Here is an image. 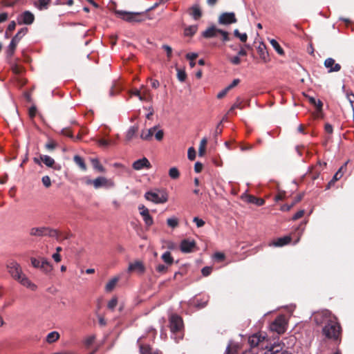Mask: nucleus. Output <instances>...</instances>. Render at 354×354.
Segmentation results:
<instances>
[{
    "label": "nucleus",
    "instance_id": "1",
    "mask_svg": "<svg viewBox=\"0 0 354 354\" xmlns=\"http://www.w3.org/2000/svg\"><path fill=\"white\" fill-rule=\"evenodd\" d=\"M7 268L9 273L24 286L35 290L37 286L23 274L20 265L15 261H10Z\"/></svg>",
    "mask_w": 354,
    "mask_h": 354
},
{
    "label": "nucleus",
    "instance_id": "2",
    "mask_svg": "<svg viewBox=\"0 0 354 354\" xmlns=\"http://www.w3.org/2000/svg\"><path fill=\"white\" fill-rule=\"evenodd\" d=\"M146 200L156 204H162L168 201V194L165 189H156L145 194Z\"/></svg>",
    "mask_w": 354,
    "mask_h": 354
},
{
    "label": "nucleus",
    "instance_id": "3",
    "mask_svg": "<svg viewBox=\"0 0 354 354\" xmlns=\"http://www.w3.org/2000/svg\"><path fill=\"white\" fill-rule=\"evenodd\" d=\"M323 333L328 338L337 339L340 334V326L333 319H330L323 328Z\"/></svg>",
    "mask_w": 354,
    "mask_h": 354
},
{
    "label": "nucleus",
    "instance_id": "4",
    "mask_svg": "<svg viewBox=\"0 0 354 354\" xmlns=\"http://www.w3.org/2000/svg\"><path fill=\"white\" fill-rule=\"evenodd\" d=\"M116 15L122 19L129 23H138L145 20L144 12H131L123 10H117Z\"/></svg>",
    "mask_w": 354,
    "mask_h": 354
},
{
    "label": "nucleus",
    "instance_id": "5",
    "mask_svg": "<svg viewBox=\"0 0 354 354\" xmlns=\"http://www.w3.org/2000/svg\"><path fill=\"white\" fill-rule=\"evenodd\" d=\"M170 329L176 340L177 339H181V334H178L183 327V320L180 317L177 315H172L169 319Z\"/></svg>",
    "mask_w": 354,
    "mask_h": 354
},
{
    "label": "nucleus",
    "instance_id": "6",
    "mask_svg": "<svg viewBox=\"0 0 354 354\" xmlns=\"http://www.w3.org/2000/svg\"><path fill=\"white\" fill-rule=\"evenodd\" d=\"M30 235L32 236H49L58 238L59 232L56 230L50 229L46 227H32L30 230Z\"/></svg>",
    "mask_w": 354,
    "mask_h": 354
},
{
    "label": "nucleus",
    "instance_id": "7",
    "mask_svg": "<svg viewBox=\"0 0 354 354\" xmlns=\"http://www.w3.org/2000/svg\"><path fill=\"white\" fill-rule=\"evenodd\" d=\"M115 187V183L113 179L107 178L104 176H98L94 179V188L111 189Z\"/></svg>",
    "mask_w": 354,
    "mask_h": 354
},
{
    "label": "nucleus",
    "instance_id": "8",
    "mask_svg": "<svg viewBox=\"0 0 354 354\" xmlns=\"http://www.w3.org/2000/svg\"><path fill=\"white\" fill-rule=\"evenodd\" d=\"M286 322L285 317L280 315L270 324V330L277 332L278 334H282L286 330Z\"/></svg>",
    "mask_w": 354,
    "mask_h": 354
},
{
    "label": "nucleus",
    "instance_id": "9",
    "mask_svg": "<svg viewBox=\"0 0 354 354\" xmlns=\"http://www.w3.org/2000/svg\"><path fill=\"white\" fill-rule=\"evenodd\" d=\"M313 319L317 324L319 325L324 322H328V320L332 319L330 313L328 310H324L320 312L315 313Z\"/></svg>",
    "mask_w": 354,
    "mask_h": 354
},
{
    "label": "nucleus",
    "instance_id": "10",
    "mask_svg": "<svg viewBox=\"0 0 354 354\" xmlns=\"http://www.w3.org/2000/svg\"><path fill=\"white\" fill-rule=\"evenodd\" d=\"M236 22V19L234 12H224L218 17L220 24L228 25Z\"/></svg>",
    "mask_w": 354,
    "mask_h": 354
},
{
    "label": "nucleus",
    "instance_id": "11",
    "mask_svg": "<svg viewBox=\"0 0 354 354\" xmlns=\"http://www.w3.org/2000/svg\"><path fill=\"white\" fill-rule=\"evenodd\" d=\"M34 19L35 16L30 11H25L17 17V21L19 24L30 25L33 23Z\"/></svg>",
    "mask_w": 354,
    "mask_h": 354
},
{
    "label": "nucleus",
    "instance_id": "12",
    "mask_svg": "<svg viewBox=\"0 0 354 354\" xmlns=\"http://www.w3.org/2000/svg\"><path fill=\"white\" fill-rule=\"evenodd\" d=\"M324 66L328 68V73L338 72L341 70V65L335 63L334 59L329 57L324 61Z\"/></svg>",
    "mask_w": 354,
    "mask_h": 354
},
{
    "label": "nucleus",
    "instance_id": "13",
    "mask_svg": "<svg viewBox=\"0 0 354 354\" xmlns=\"http://www.w3.org/2000/svg\"><path fill=\"white\" fill-rule=\"evenodd\" d=\"M195 247L196 242L194 240L184 239L180 243V250L185 253L192 252Z\"/></svg>",
    "mask_w": 354,
    "mask_h": 354
},
{
    "label": "nucleus",
    "instance_id": "14",
    "mask_svg": "<svg viewBox=\"0 0 354 354\" xmlns=\"http://www.w3.org/2000/svg\"><path fill=\"white\" fill-rule=\"evenodd\" d=\"M264 339L265 336H262L261 335L257 333L249 337L248 342L251 347H256L263 344Z\"/></svg>",
    "mask_w": 354,
    "mask_h": 354
},
{
    "label": "nucleus",
    "instance_id": "15",
    "mask_svg": "<svg viewBox=\"0 0 354 354\" xmlns=\"http://www.w3.org/2000/svg\"><path fill=\"white\" fill-rule=\"evenodd\" d=\"M132 167L135 170H141L144 168H147V169L150 168L151 164L147 158H142L141 159H139V160H137L136 161H135L133 163Z\"/></svg>",
    "mask_w": 354,
    "mask_h": 354
},
{
    "label": "nucleus",
    "instance_id": "16",
    "mask_svg": "<svg viewBox=\"0 0 354 354\" xmlns=\"http://www.w3.org/2000/svg\"><path fill=\"white\" fill-rule=\"evenodd\" d=\"M189 14L194 20H198L202 16V11L198 4H194L189 8Z\"/></svg>",
    "mask_w": 354,
    "mask_h": 354
},
{
    "label": "nucleus",
    "instance_id": "17",
    "mask_svg": "<svg viewBox=\"0 0 354 354\" xmlns=\"http://www.w3.org/2000/svg\"><path fill=\"white\" fill-rule=\"evenodd\" d=\"M141 95L140 96V101L151 102L152 100V95L149 88L145 86H141Z\"/></svg>",
    "mask_w": 354,
    "mask_h": 354
},
{
    "label": "nucleus",
    "instance_id": "18",
    "mask_svg": "<svg viewBox=\"0 0 354 354\" xmlns=\"http://www.w3.org/2000/svg\"><path fill=\"white\" fill-rule=\"evenodd\" d=\"M221 29L217 28L214 26H212L209 28H208L207 30H205L202 35L205 38H212L216 36L217 33H219Z\"/></svg>",
    "mask_w": 354,
    "mask_h": 354
},
{
    "label": "nucleus",
    "instance_id": "19",
    "mask_svg": "<svg viewBox=\"0 0 354 354\" xmlns=\"http://www.w3.org/2000/svg\"><path fill=\"white\" fill-rule=\"evenodd\" d=\"M157 129V127L155 126L149 129H144L142 131L140 138L145 140H150L152 138L154 131Z\"/></svg>",
    "mask_w": 354,
    "mask_h": 354
},
{
    "label": "nucleus",
    "instance_id": "20",
    "mask_svg": "<svg viewBox=\"0 0 354 354\" xmlns=\"http://www.w3.org/2000/svg\"><path fill=\"white\" fill-rule=\"evenodd\" d=\"M290 241H291L290 236H286L277 239L276 241H273L271 245L273 246H275V247H281V246H283V245L289 243L290 242Z\"/></svg>",
    "mask_w": 354,
    "mask_h": 354
},
{
    "label": "nucleus",
    "instance_id": "21",
    "mask_svg": "<svg viewBox=\"0 0 354 354\" xmlns=\"http://www.w3.org/2000/svg\"><path fill=\"white\" fill-rule=\"evenodd\" d=\"M40 269L45 273H50L53 270V266L46 259L42 258L41 259V267Z\"/></svg>",
    "mask_w": 354,
    "mask_h": 354
},
{
    "label": "nucleus",
    "instance_id": "22",
    "mask_svg": "<svg viewBox=\"0 0 354 354\" xmlns=\"http://www.w3.org/2000/svg\"><path fill=\"white\" fill-rule=\"evenodd\" d=\"M144 266L140 261H136L134 263H131L129 265L128 270L129 272L132 271H138L140 272H144Z\"/></svg>",
    "mask_w": 354,
    "mask_h": 354
},
{
    "label": "nucleus",
    "instance_id": "23",
    "mask_svg": "<svg viewBox=\"0 0 354 354\" xmlns=\"http://www.w3.org/2000/svg\"><path fill=\"white\" fill-rule=\"evenodd\" d=\"M280 345H273L268 350L266 351L264 354H291L287 351H283L279 353V350L281 349Z\"/></svg>",
    "mask_w": 354,
    "mask_h": 354
},
{
    "label": "nucleus",
    "instance_id": "24",
    "mask_svg": "<svg viewBox=\"0 0 354 354\" xmlns=\"http://www.w3.org/2000/svg\"><path fill=\"white\" fill-rule=\"evenodd\" d=\"M246 201L250 203L255 204L258 206H261L264 204L265 201L262 198H257L254 196L248 195L246 196Z\"/></svg>",
    "mask_w": 354,
    "mask_h": 354
},
{
    "label": "nucleus",
    "instance_id": "25",
    "mask_svg": "<svg viewBox=\"0 0 354 354\" xmlns=\"http://www.w3.org/2000/svg\"><path fill=\"white\" fill-rule=\"evenodd\" d=\"M59 338V334L57 331H53L48 334L46 336V342L48 344H52L57 341Z\"/></svg>",
    "mask_w": 354,
    "mask_h": 354
},
{
    "label": "nucleus",
    "instance_id": "26",
    "mask_svg": "<svg viewBox=\"0 0 354 354\" xmlns=\"http://www.w3.org/2000/svg\"><path fill=\"white\" fill-rule=\"evenodd\" d=\"M40 160L48 167H53L55 164L54 159L47 155H41Z\"/></svg>",
    "mask_w": 354,
    "mask_h": 354
},
{
    "label": "nucleus",
    "instance_id": "27",
    "mask_svg": "<svg viewBox=\"0 0 354 354\" xmlns=\"http://www.w3.org/2000/svg\"><path fill=\"white\" fill-rule=\"evenodd\" d=\"M119 280L118 277H114L111 279L105 286V290L108 292H111L114 288L115 287L118 281Z\"/></svg>",
    "mask_w": 354,
    "mask_h": 354
},
{
    "label": "nucleus",
    "instance_id": "28",
    "mask_svg": "<svg viewBox=\"0 0 354 354\" xmlns=\"http://www.w3.org/2000/svg\"><path fill=\"white\" fill-rule=\"evenodd\" d=\"M19 42L17 41L16 38H12L7 50V53L8 56H12L14 54L16 46Z\"/></svg>",
    "mask_w": 354,
    "mask_h": 354
},
{
    "label": "nucleus",
    "instance_id": "29",
    "mask_svg": "<svg viewBox=\"0 0 354 354\" xmlns=\"http://www.w3.org/2000/svg\"><path fill=\"white\" fill-rule=\"evenodd\" d=\"M140 354H161L158 351H152L149 346L140 345Z\"/></svg>",
    "mask_w": 354,
    "mask_h": 354
},
{
    "label": "nucleus",
    "instance_id": "30",
    "mask_svg": "<svg viewBox=\"0 0 354 354\" xmlns=\"http://www.w3.org/2000/svg\"><path fill=\"white\" fill-rule=\"evenodd\" d=\"M91 161L95 169L100 172L105 171L104 167L100 164V161L97 158H92Z\"/></svg>",
    "mask_w": 354,
    "mask_h": 354
},
{
    "label": "nucleus",
    "instance_id": "31",
    "mask_svg": "<svg viewBox=\"0 0 354 354\" xmlns=\"http://www.w3.org/2000/svg\"><path fill=\"white\" fill-rule=\"evenodd\" d=\"M74 162L76 165H77L83 171L86 170V164L80 156L76 155L73 158Z\"/></svg>",
    "mask_w": 354,
    "mask_h": 354
},
{
    "label": "nucleus",
    "instance_id": "32",
    "mask_svg": "<svg viewBox=\"0 0 354 354\" xmlns=\"http://www.w3.org/2000/svg\"><path fill=\"white\" fill-rule=\"evenodd\" d=\"M138 129V126H132L131 127L126 134V138L127 140H131L133 136L136 135L137 131Z\"/></svg>",
    "mask_w": 354,
    "mask_h": 354
},
{
    "label": "nucleus",
    "instance_id": "33",
    "mask_svg": "<svg viewBox=\"0 0 354 354\" xmlns=\"http://www.w3.org/2000/svg\"><path fill=\"white\" fill-rule=\"evenodd\" d=\"M141 216L143 218V221H144L145 225L147 227H149L153 225V218L151 217V216L150 215L149 212H145V214H143Z\"/></svg>",
    "mask_w": 354,
    "mask_h": 354
},
{
    "label": "nucleus",
    "instance_id": "34",
    "mask_svg": "<svg viewBox=\"0 0 354 354\" xmlns=\"http://www.w3.org/2000/svg\"><path fill=\"white\" fill-rule=\"evenodd\" d=\"M270 43L272 46L274 48V50L281 55L284 54V51L282 48L280 46L279 43L274 39L270 40Z\"/></svg>",
    "mask_w": 354,
    "mask_h": 354
},
{
    "label": "nucleus",
    "instance_id": "35",
    "mask_svg": "<svg viewBox=\"0 0 354 354\" xmlns=\"http://www.w3.org/2000/svg\"><path fill=\"white\" fill-rule=\"evenodd\" d=\"M161 258L163 261L168 265H171L173 263L174 259L169 252H165L163 253Z\"/></svg>",
    "mask_w": 354,
    "mask_h": 354
},
{
    "label": "nucleus",
    "instance_id": "36",
    "mask_svg": "<svg viewBox=\"0 0 354 354\" xmlns=\"http://www.w3.org/2000/svg\"><path fill=\"white\" fill-rule=\"evenodd\" d=\"M207 142V139L206 138H203L201 140L199 149H198L199 156H203L204 155Z\"/></svg>",
    "mask_w": 354,
    "mask_h": 354
},
{
    "label": "nucleus",
    "instance_id": "37",
    "mask_svg": "<svg viewBox=\"0 0 354 354\" xmlns=\"http://www.w3.org/2000/svg\"><path fill=\"white\" fill-rule=\"evenodd\" d=\"M50 1L51 0H38V3H35V6L40 10L46 9Z\"/></svg>",
    "mask_w": 354,
    "mask_h": 354
},
{
    "label": "nucleus",
    "instance_id": "38",
    "mask_svg": "<svg viewBox=\"0 0 354 354\" xmlns=\"http://www.w3.org/2000/svg\"><path fill=\"white\" fill-rule=\"evenodd\" d=\"M198 30L197 26H191L185 29V35L186 36H192L194 35Z\"/></svg>",
    "mask_w": 354,
    "mask_h": 354
},
{
    "label": "nucleus",
    "instance_id": "39",
    "mask_svg": "<svg viewBox=\"0 0 354 354\" xmlns=\"http://www.w3.org/2000/svg\"><path fill=\"white\" fill-rule=\"evenodd\" d=\"M178 219L176 217H171L167 220V224L172 228L176 227L178 225Z\"/></svg>",
    "mask_w": 354,
    "mask_h": 354
},
{
    "label": "nucleus",
    "instance_id": "40",
    "mask_svg": "<svg viewBox=\"0 0 354 354\" xmlns=\"http://www.w3.org/2000/svg\"><path fill=\"white\" fill-rule=\"evenodd\" d=\"M27 31V28H22L17 32L13 38H16L17 41L19 42L20 39L26 34Z\"/></svg>",
    "mask_w": 354,
    "mask_h": 354
},
{
    "label": "nucleus",
    "instance_id": "41",
    "mask_svg": "<svg viewBox=\"0 0 354 354\" xmlns=\"http://www.w3.org/2000/svg\"><path fill=\"white\" fill-rule=\"evenodd\" d=\"M169 175L171 178L177 179L180 176V173L176 167H171L169 171Z\"/></svg>",
    "mask_w": 354,
    "mask_h": 354
},
{
    "label": "nucleus",
    "instance_id": "42",
    "mask_svg": "<svg viewBox=\"0 0 354 354\" xmlns=\"http://www.w3.org/2000/svg\"><path fill=\"white\" fill-rule=\"evenodd\" d=\"M234 36L239 38V39L241 41L245 42L247 41L248 35L246 33H240L239 31L237 29H236L234 31Z\"/></svg>",
    "mask_w": 354,
    "mask_h": 354
},
{
    "label": "nucleus",
    "instance_id": "43",
    "mask_svg": "<svg viewBox=\"0 0 354 354\" xmlns=\"http://www.w3.org/2000/svg\"><path fill=\"white\" fill-rule=\"evenodd\" d=\"M309 102L315 105L318 110H320L322 107V102L320 100L317 101L316 99L313 97H309Z\"/></svg>",
    "mask_w": 354,
    "mask_h": 354
},
{
    "label": "nucleus",
    "instance_id": "44",
    "mask_svg": "<svg viewBox=\"0 0 354 354\" xmlns=\"http://www.w3.org/2000/svg\"><path fill=\"white\" fill-rule=\"evenodd\" d=\"M41 182L44 186L46 188H48L51 185V180L48 176H44L41 178Z\"/></svg>",
    "mask_w": 354,
    "mask_h": 354
},
{
    "label": "nucleus",
    "instance_id": "45",
    "mask_svg": "<svg viewBox=\"0 0 354 354\" xmlns=\"http://www.w3.org/2000/svg\"><path fill=\"white\" fill-rule=\"evenodd\" d=\"M177 77L179 81L184 82L186 79V73L184 71L178 69L177 70Z\"/></svg>",
    "mask_w": 354,
    "mask_h": 354
},
{
    "label": "nucleus",
    "instance_id": "46",
    "mask_svg": "<svg viewBox=\"0 0 354 354\" xmlns=\"http://www.w3.org/2000/svg\"><path fill=\"white\" fill-rule=\"evenodd\" d=\"M187 157L190 160H194L196 158V151L193 147H189L187 151Z\"/></svg>",
    "mask_w": 354,
    "mask_h": 354
},
{
    "label": "nucleus",
    "instance_id": "47",
    "mask_svg": "<svg viewBox=\"0 0 354 354\" xmlns=\"http://www.w3.org/2000/svg\"><path fill=\"white\" fill-rule=\"evenodd\" d=\"M241 103H242L241 101L238 97L236 100V102L232 106V107L229 110L228 113H230L232 112L235 109H242Z\"/></svg>",
    "mask_w": 354,
    "mask_h": 354
},
{
    "label": "nucleus",
    "instance_id": "48",
    "mask_svg": "<svg viewBox=\"0 0 354 354\" xmlns=\"http://www.w3.org/2000/svg\"><path fill=\"white\" fill-rule=\"evenodd\" d=\"M343 167H344V166L340 167L339 169L335 174V175H334L331 182L332 181H336V180H339V178H342V176H343V173L342 171V170L343 169Z\"/></svg>",
    "mask_w": 354,
    "mask_h": 354
},
{
    "label": "nucleus",
    "instance_id": "49",
    "mask_svg": "<svg viewBox=\"0 0 354 354\" xmlns=\"http://www.w3.org/2000/svg\"><path fill=\"white\" fill-rule=\"evenodd\" d=\"M118 300L117 298L114 297L109 301L108 303V308L111 310H113L115 307L117 306Z\"/></svg>",
    "mask_w": 354,
    "mask_h": 354
},
{
    "label": "nucleus",
    "instance_id": "50",
    "mask_svg": "<svg viewBox=\"0 0 354 354\" xmlns=\"http://www.w3.org/2000/svg\"><path fill=\"white\" fill-rule=\"evenodd\" d=\"M193 221L196 223L198 227H201L205 225V221L198 217H194L193 218Z\"/></svg>",
    "mask_w": 354,
    "mask_h": 354
},
{
    "label": "nucleus",
    "instance_id": "51",
    "mask_svg": "<svg viewBox=\"0 0 354 354\" xmlns=\"http://www.w3.org/2000/svg\"><path fill=\"white\" fill-rule=\"evenodd\" d=\"M162 48L167 52V55L168 59H169L172 55V48L168 45H163Z\"/></svg>",
    "mask_w": 354,
    "mask_h": 354
},
{
    "label": "nucleus",
    "instance_id": "52",
    "mask_svg": "<svg viewBox=\"0 0 354 354\" xmlns=\"http://www.w3.org/2000/svg\"><path fill=\"white\" fill-rule=\"evenodd\" d=\"M31 263H32V266L34 267V268H40L41 267V260H39V259H37L35 258H31Z\"/></svg>",
    "mask_w": 354,
    "mask_h": 354
},
{
    "label": "nucleus",
    "instance_id": "53",
    "mask_svg": "<svg viewBox=\"0 0 354 354\" xmlns=\"http://www.w3.org/2000/svg\"><path fill=\"white\" fill-rule=\"evenodd\" d=\"M219 34L222 36V40L223 41H227L230 40L229 34L227 32L224 31L223 30H220Z\"/></svg>",
    "mask_w": 354,
    "mask_h": 354
},
{
    "label": "nucleus",
    "instance_id": "54",
    "mask_svg": "<svg viewBox=\"0 0 354 354\" xmlns=\"http://www.w3.org/2000/svg\"><path fill=\"white\" fill-rule=\"evenodd\" d=\"M212 270L211 267L206 266L202 269L201 272L203 276L207 277L210 274Z\"/></svg>",
    "mask_w": 354,
    "mask_h": 354
},
{
    "label": "nucleus",
    "instance_id": "55",
    "mask_svg": "<svg viewBox=\"0 0 354 354\" xmlns=\"http://www.w3.org/2000/svg\"><path fill=\"white\" fill-rule=\"evenodd\" d=\"M167 267L162 264H159L156 267V270L160 273L165 272L167 271Z\"/></svg>",
    "mask_w": 354,
    "mask_h": 354
},
{
    "label": "nucleus",
    "instance_id": "56",
    "mask_svg": "<svg viewBox=\"0 0 354 354\" xmlns=\"http://www.w3.org/2000/svg\"><path fill=\"white\" fill-rule=\"evenodd\" d=\"M95 339V335H91V336L88 337L85 340V344L86 346H90L91 344H93Z\"/></svg>",
    "mask_w": 354,
    "mask_h": 354
},
{
    "label": "nucleus",
    "instance_id": "57",
    "mask_svg": "<svg viewBox=\"0 0 354 354\" xmlns=\"http://www.w3.org/2000/svg\"><path fill=\"white\" fill-rule=\"evenodd\" d=\"M164 132L162 130H158L156 134L155 138L157 140L160 141L163 138Z\"/></svg>",
    "mask_w": 354,
    "mask_h": 354
},
{
    "label": "nucleus",
    "instance_id": "58",
    "mask_svg": "<svg viewBox=\"0 0 354 354\" xmlns=\"http://www.w3.org/2000/svg\"><path fill=\"white\" fill-rule=\"evenodd\" d=\"M198 57V54L196 53H187L186 57L190 61H194Z\"/></svg>",
    "mask_w": 354,
    "mask_h": 354
},
{
    "label": "nucleus",
    "instance_id": "59",
    "mask_svg": "<svg viewBox=\"0 0 354 354\" xmlns=\"http://www.w3.org/2000/svg\"><path fill=\"white\" fill-rule=\"evenodd\" d=\"M230 62L232 64H233L234 65H238L240 64L241 59L239 58V56L237 55V56L230 58Z\"/></svg>",
    "mask_w": 354,
    "mask_h": 354
},
{
    "label": "nucleus",
    "instance_id": "60",
    "mask_svg": "<svg viewBox=\"0 0 354 354\" xmlns=\"http://www.w3.org/2000/svg\"><path fill=\"white\" fill-rule=\"evenodd\" d=\"M239 82H240V80L239 79H234L232 81V82L226 88H227L228 91H230V89H232V88L236 86L239 83Z\"/></svg>",
    "mask_w": 354,
    "mask_h": 354
},
{
    "label": "nucleus",
    "instance_id": "61",
    "mask_svg": "<svg viewBox=\"0 0 354 354\" xmlns=\"http://www.w3.org/2000/svg\"><path fill=\"white\" fill-rule=\"evenodd\" d=\"M203 169V165L199 162H197L195 163V165H194V171L196 172V173H199Z\"/></svg>",
    "mask_w": 354,
    "mask_h": 354
},
{
    "label": "nucleus",
    "instance_id": "62",
    "mask_svg": "<svg viewBox=\"0 0 354 354\" xmlns=\"http://www.w3.org/2000/svg\"><path fill=\"white\" fill-rule=\"evenodd\" d=\"M304 214V210H299L292 217L293 220H297L303 216Z\"/></svg>",
    "mask_w": 354,
    "mask_h": 354
},
{
    "label": "nucleus",
    "instance_id": "63",
    "mask_svg": "<svg viewBox=\"0 0 354 354\" xmlns=\"http://www.w3.org/2000/svg\"><path fill=\"white\" fill-rule=\"evenodd\" d=\"M228 91H229L227 90V88H224L223 90H222L217 94V98H218V99L223 98L224 96H225V95L227 93Z\"/></svg>",
    "mask_w": 354,
    "mask_h": 354
},
{
    "label": "nucleus",
    "instance_id": "64",
    "mask_svg": "<svg viewBox=\"0 0 354 354\" xmlns=\"http://www.w3.org/2000/svg\"><path fill=\"white\" fill-rule=\"evenodd\" d=\"M15 27H16V23H15V21H12L9 24V25H8V28H7V32H11V31L14 30H15Z\"/></svg>",
    "mask_w": 354,
    "mask_h": 354
}]
</instances>
